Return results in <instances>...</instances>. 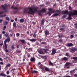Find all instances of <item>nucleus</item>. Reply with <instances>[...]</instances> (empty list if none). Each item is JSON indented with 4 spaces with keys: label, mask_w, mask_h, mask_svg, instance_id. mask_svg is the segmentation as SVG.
Wrapping results in <instances>:
<instances>
[{
    "label": "nucleus",
    "mask_w": 77,
    "mask_h": 77,
    "mask_svg": "<svg viewBox=\"0 0 77 77\" xmlns=\"http://www.w3.org/2000/svg\"><path fill=\"white\" fill-rule=\"evenodd\" d=\"M38 7H35L33 9L32 8H29V11H28V8H24V10L23 12L24 14H29L30 15H34V13H35V11L37 12L38 11Z\"/></svg>",
    "instance_id": "obj_1"
},
{
    "label": "nucleus",
    "mask_w": 77,
    "mask_h": 77,
    "mask_svg": "<svg viewBox=\"0 0 77 77\" xmlns=\"http://www.w3.org/2000/svg\"><path fill=\"white\" fill-rule=\"evenodd\" d=\"M74 12V13L72 11H69V17L66 18V20L68 19L69 21V20H72V18L71 17V16L72 17L73 15H77V11L76 10H74L73 11Z\"/></svg>",
    "instance_id": "obj_2"
},
{
    "label": "nucleus",
    "mask_w": 77,
    "mask_h": 77,
    "mask_svg": "<svg viewBox=\"0 0 77 77\" xmlns=\"http://www.w3.org/2000/svg\"><path fill=\"white\" fill-rule=\"evenodd\" d=\"M1 7H2L3 10L5 11V12H8V10L7 9V8H8V5H7L6 4H5L4 5H1Z\"/></svg>",
    "instance_id": "obj_3"
},
{
    "label": "nucleus",
    "mask_w": 77,
    "mask_h": 77,
    "mask_svg": "<svg viewBox=\"0 0 77 77\" xmlns=\"http://www.w3.org/2000/svg\"><path fill=\"white\" fill-rule=\"evenodd\" d=\"M48 10L49 12L47 13V14H48L49 16H50L51 15L52 13H54V12H55L54 10H53V9L51 8H48Z\"/></svg>",
    "instance_id": "obj_4"
},
{
    "label": "nucleus",
    "mask_w": 77,
    "mask_h": 77,
    "mask_svg": "<svg viewBox=\"0 0 77 77\" xmlns=\"http://www.w3.org/2000/svg\"><path fill=\"white\" fill-rule=\"evenodd\" d=\"M62 14H69V12L68 10H65V11H61Z\"/></svg>",
    "instance_id": "obj_5"
},
{
    "label": "nucleus",
    "mask_w": 77,
    "mask_h": 77,
    "mask_svg": "<svg viewBox=\"0 0 77 77\" xmlns=\"http://www.w3.org/2000/svg\"><path fill=\"white\" fill-rule=\"evenodd\" d=\"M56 50L54 48H53L52 50V54L53 55H54L55 53H56Z\"/></svg>",
    "instance_id": "obj_6"
},
{
    "label": "nucleus",
    "mask_w": 77,
    "mask_h": 77,
    "mask_svg": "<svg viewBox=\"0 0 77 77\" xmlns=\"http://www.w3.org/2000/svg\"><path fill=\"white\" fill-rule=\"evenodd\" d=\"M70 50L71 51H73V52L75 51H77V47H75L74 48H73Z\"/></svg>",
    "instance_id": "obj_7"
},
{
    "label": "nucleus",
    "mask_w": 77,
    "mask_h": 77,
    "mask_svg": "<svg viewBox=\"0 0 77 77\" xmlns=\"http://www.w3.org/2000/svg\"><path fill=\"white\" fill-rule=\"evenodd\" d=\"M42 50L44 51V52L45 53H46V54H47V53H48V52H47V51H48V49L47 48H42Z\"/></svg>",
    "instance_id": "obj_8"
},
{
    "label": "nucleus",
    "mask_w": 77,
    "mask_h": 77,
    "mask_svg": "<svg viewBox=\"0 0 77 77\" xmlns=\"http://www.w3.org/2000/svg\"><path fill=\"white\" fill-rule=\"evenodd\" d=\"M10 38L8 37V38H7L6 39L5 42H4V43H6L7 42H9L10 41Z\"/></svg>",
    "instance_id": "obj_9"
},
{
    "label": "nucleus",
    "mask_w": 77,
    "mask_h": 77,
    "mask_svg": "<svg viewBox=\"0 0 77 77\" xmlns=\"http://www.w3.org/2000/svg\"><path fill=\"white\" fill-rule=\"evenodd\" d=\"M66 46L67 47H72V46H73V44H72V43H68L67 44Z\"/></svg>",
    "instance_id": "obj_10"
},
{
    "label": "nucleus",
    "mask_w": 77,
    "mask_h": 77,
    "mask_svg": "<svg viewBox=\"0 0 77 77\" xmlns=\"http://www.w3.org/2000/svg\"><path fill=\"white\" fill-rule=\"evenodd\" d=\"M42 50H42V49H41L39 51V54H44V53L42 51Z\"/></svg>",
    "instance_id": "obj_11"
},
{
    "label": "nucleus",
    "mask_w": 77,
    "mask_h": 77,
    "mask_svg": "<svg viewBox=\"0 0 77 77\" xmlns=\"http://www.w3.org/2000/svg\"><path fill=\"white\" fill-rule=\"evenodd\" d=\"M29 41H31V42H35V41H36V39H30L29 40Z\"/></svg>",
    "instance_id": "obj_12"
},
{
    "label": "nucleus",
    "mask_w": 77,
    "mask_h": 77,
    "mask_svg": "<svg viewBox=\"0 0 77 77\" xmlns=\"http://www.w3.org/2000/svg\"><path fill=\"white\" fill-rule=\"evenodd\" d=\"M45 69L46 71V72H50V69L48 67H45Z\"/></svg>",
    "instance_id": "obj_13"
},
{
    "label": "nucleus",
    "mask_w": 77,
    "mask_h": 77,
    "mask_svg": "<svg viewBox=\"0 0 77 77\" xmlns=\"http://www.w3.org/2000/svg\"><path fill=\"white\" fill-rule=\"evenodd\" d=\"M35 58L34 57H33L32 58L30 59V61L31 62H35Z\"/></svg>",
    "instance_id": "obj_14"
},
{
    "label": "nucleus",
    "mask_w": 77,
    "mask_h": 77,
    "mask_svg": "<svg viewBox=\"0 0 77 77\" xmlns=\"http://www.w3.org/2000/svg\"><path fill=\"white\" fill-rule=\"evenodd\" d=\"M45 22V19H43L41 20V25H42V24H43Z\"/></svg>",
    "instance_id": "obj_15"
},
{
    "label": "nucleus",
    "mask_w": 77,
    "mask_h": 77,
    "mask_svg": "<svg viewBox=\"0 0 77 77\" xmlns=\"http://www.w3.org/2000/svg\"><path fill=\"white\" fill-rule=\"evenodd\" d=\"M41 58H42V59H45V60H46L47 59V56H41Z\"/></svg>",
    "instance_id": "obj_16"
},
{
    "label": "nucleus",
    "mask_w": 77,
    "mask_h": 77,
    "mask_svg": "<svg viewBox=\"0 0 77 77\" xmlns=\"http://www.w3.org/2000/svg\"><path fill=\"white\" fill-rule=\"evenodd\" d=\"M48 62L49 63L50 66H53V63H52L51 61H49Z\"/></svg>",
    "instance_id": "obj_17"
},
{
    "label": "nucleus",
    "mask_w": 77,
    "mask_h": 77,
    "mask_svg": "<svg viewBox=\"0 0 77 77\" xmlns=\"http://www.w3.org/2000/svg\"><path fill=\"white\" fill-rule=\"evenodd\" d=\"M60 13H58V14H54L53 15V17H57V15H60Z\"/></svg>",
    "instance_id": "obj_18"
},
{
    "label": "nucleus",
    "mask_w": 77,
    "mask_h": 77,
    "mask_svg": "<svg viewBox=\"0 0 77 77\" xmlns=\"http://www.w3.org/2000/svg\"><path fill=\"white\" fill-rule=\"evenodd\" d=\"M45 33L46 35H47L49 33V31L46 30L45 31Z\"/></svg>",
    "instance_id": "obj_19"
},
{
    "label": "nucleus",
    "mask_w": 77,
    "mask_h": 77,
    "mask_svg": "<svg viewBox=\"0 0 77 77\" xmlns=\"http://www.w3.org/2000/svg\"><path fill=\"white\" fill-rule=\"evenodd\" d=\"M31 72L32 74H33V73H38V71L35 70H31Z\"/></svg>",
    "instance_id": "obj_20"
},
{
    "label": "nucleus",
    "mask_w": 77,
    "mask_h": 77,
    "mask_svg": "<svg viewBox=\"0 0 77 77\" xmlns=\"http://www.w3.org/2000/svg\"><path fill=\"white\" fill-rule=\"evenodd\" d=\"M0 76H3L4 77H6V75L5 74H4L3 73H1L0 74Z\"/></svg>",
    "instance_id": "obj_21"
},
{
    "label": "nucleus",
    "mask_w": 77,
    "mask_h": 77,
    "mask_svg": "<svg viewBox=\"0 0 77 77\" xmlns=\"http://www.w3.org/2000/svg\"><path fill=\"white\" fill-rule=\"evenodd\" d=\"M40 11L42 12H43V13L45 12V11H46V10L45 9H43Z\"/></svg>",
    "instance_id": "obj_22"
},
{
    "label": "nucleus",
    "mask_w": 77,
    "mask_h": 77,
    "mask_svg": "<svg viewBox=\"0 0 77 77\" xmlns=\"http://www.w3.org/2000/svg\"><path fill=\"white\" fill-rule=\"evenodd\" d=\"M41 13H42V11L40 10L38 11V14L40 16H42V14H41Z\"/></svg>",
    "instance_id": "obj_23"
},
{
    "label": "nucleus",
    "mask_w": 77,
    "mask_h": 77,
    "mask_svg": "<svg viewBox=\"0 0 77 77\" xmlns=\"http://www.w3.org/2000/svg\"><path fill=\"white\" fill-rule=\"evenodd\" d=\"M22 44H25V40L24 39H22L20 40Z\"/></svg>",
    "instance_id": "obj_24"
},
{
    "label": "nucleus",
    "mask_w": 77,
    "mask_h": 77,
    "mask_svg": "<svg viewBox=\"0 0 77 77\" xmlns=\"http://www.w3.org/2000/svg\"><path fill=\"white\" fill-rule=\"evenodd\" d=\"M63 60L64 61L68 60V58L66 57H64L63 58Z\"/></svg>",
    "instance_id": "obj_25"
},
{
    "label": "nucleus",
    "mask_w": 77,
    "mask_h": 77,
    "mask_svg": "<svg viewBox=\"0 0 77 77\" xmlns=\"http://www.w3.org/2000/svg\"><path fill=\"white\" fill-rule=\"evenodd\" d=\"M13 26L14 27H16V26H17V24L15 22L14 23Z\"/></svg>",
    "instance_id": "obj_26"
},
{
    "label": "nucleus",
    "mask_w": 77,
    "mask_h": 77,
    "mask_svg": "<svg viewBox=\"0 0 77 77\" xmlns=\"http://www.w3.org/2000/svg\"><path fill=\"white\" fill-rule=\"evenodd\" d=\"M41 63L40 62H39L38 63V66L39 68H41V65H41Z\"/></svg>",
    "instance_id": "obj_27"
},
{
    "label": "nucleus",
    "mask_w": 77,
    "mask_h": 77,
    "mask_svg": "<svg viewBox=\"0 0 77 77\" xmlns=\"http://www.w3.org/2000/svg\"><path fill=\"white\" fill-rule=\"evenodd\" d=\"M32 49H33L32 48H29L28 49V50H27V51H28V52H30V51H32Z\"/></svg>",
    "instance_id": "obj_28"
},
{
    "label": "nucleus",
    "mask_w": 77,
    "mask_h": 77,
    "mask_svg": "<svg viewBox=\"0 0 77 77\" xmlns=\"http://www.w3.org/2000/svg\"><path fill=\"white\" fill-rule=\"evenodd\" d=\"M70 64H71V63H66V66H68Z\"/></svg>",
    "instance_id": "obj_29"
},
{
    "label": "nucleus",
    "mask_w": 77,
    "mask_h": 77,
    "mask_svg": "<svg viewBox=\"0 0 77 77\" xmlns=\"http://www.w3.org/2000/svg\"><path fill=\"white\" fill-rule=\"evenodd\" d=\"M75 70H73L70 71V72L71 74H72L73 73H74V71Z\"/></svg>",
    "instance_id": "obj_30"
},
{
    "label": "nucleus",
    "mask_w": 77,
    "mask_h": 77,
    "mask_svg": "<svg viewBox=\"0 0 77 77\" xmlns=\"http://www.w3.org/2000/svg\"><path fill=\"white\" fill-rule=\"evenodd\" d=\"M20 23H23L24 22V19H22L20 20Z\"/></svg>",
    "instance_id": "obj_31"
},
{
    "label": "nucleus",
    "mask_w": 77,
    "mask_h": 77,
    "mask_svg": "<svg viewBox=\"0 0 77 77\" xmlns=\"http://www.w3.org/2000/svg\"><path fill=\"white\" fill-rule=\"evenodd\" d=\"M69 9L70 11H72V7L70 6H69Z\"/></svg>",
    "instance_id": "obj_32"
},
{
    "label": "nucleus",
    "mask_w": 77,
    "mask_h": 77,
    "mask_svg": "<svg viewBox=\"0 0 77 77\" xmlns=\"http://www.w3.org/2000/svg\"><path fill=\"white\" fill-rule=\"evenodd\" d=\"M72 59L74 60H77V57H72Z\"/></svg>",
    "instance_id": "obj_33"
},
{
    "label": "nucleus",
    "mask_w": 77,
    "mask_h": 77,
    "mask_svg": "<svg viewBox=\"0 0 77 77\" xmlns=\"http://www.w3.org/2000/svg\"><path fill=\"white\" fill-rule=\"evenodd\" d=\"M7 24H8V22L5 21L4 23V25H7Z\"/></svg>",
    "instance_id": "obj_34"
},
{
    "label": "nucleus",
    "mask_w": 77,
    "mask_h": 77,
    "mask_svg": "<svg viewBox=\"0 0 77 77\" xmlns=\"http://www.w3.org/2000/svg\"><path fill=\"white\" fill-rule=\"evenodd\" d=\"M60 30H61L62 31H64L65 32V29L64 28H62L60 29Z\"/></svg>",
    "instance_id": "obj_35"
},
{
    "label": "nucleus",
    "mask_w": 77,
    "mask_h": 77,
    "mask_svg": "<svg viewBox=\"0 0 77 77\" xmlns=\"http://www.w3.org/2000/svg\"><path fill=\"white\" fill-rule=\"evenodd\" d=\"M5 36L6 37H8V38L9 37V34H6L5 35Z\"/></svg>",
    "instance_id": "obj_36"
},
{
    "label": "nucleus",
    "mask_w": 77,
    "mask_h": 77,
    "mask_svg": "<svg viewBox=\"0 0 77 77\" xmlns=\"http://www.w3.org/2000/svg\"><path fill=\"white\" fill-rule=\"evenodd\" d=\"M6 15L4 14V15H0V17H6Z\"/></svg>",
    "instance_id": "obj_37"
},
{
    "label": "nucleus",
    "mask_w": 77,
    "mask_h": 77,
    "mask_svg": "<svg viewBox=\"0 0 77 77\" xmlns=\"http://www.w3.org/2000/svg\"><path fill=\"white\" fill-rule=\"evenodd\" d=\"M70 38H71V39H72V38H74V35H70Z\"/></svg>",
    "instance_id": "obj_38"
},
{
    "label": "nucleus",
    "mask_w": 77,
    "mask_h": 77,
    "mask_svg": "<svg viewBox=\"0 0 77 77\" xmlns=\"http://www.w3.org/2000/svg\"><path fill=\"white\" fill-rule=\"evenodd\" d=\"M6 29V26H4V28H3V30H5Z\"/></svg>",
    "instance_id": "obj_39"
},
{
    "label": "nucleus",
    "mask_w": 77,
    "mask_h": 77,
    "mask_svg": "<svg viewBox=\"0 0 77 77\" xmlns=\"http://www.w3.org/2000/svg\"><path fill=\"white\" fill-rule=\"evenodd\" d=\"M11 66V65L10 64H8L6 66V67H8V66Z\"/></svg>",
    "instance_id": "obj_40"
},
{
    "label": "nucleus",
    "mask_w": 77,
    "mask_h": 77,
    "mask_svg": "<svg viewBox=\"0 0 77 77\" xmlns=\"http://www.w3.org/2000/svg\"><path fill=\"white\" fill-rule=\"evenodd\" d=\"M6 20H7V21H9V18L8 17H6Z\"/></svg>",
    "instance_id": "obj_41"
},
{
    "label": "nucleus",
    "mask_w": 77,
    "mask_h": 77,
    "mask_svg": "<svg viewBox=\"0 0 77 77\" xmlns=\"http://www.w3.org/2000/svg\"><path fill=\"white\" fill-rule=\"evenodd\" d=\"M33 36L34 38H35V37H36V34H34Z\"/></svg>",
    "instance_id": "obj_42"
},
{
    "label": "nucleus",
    "mask_w": 77,
    "mask_h": 77,
    "mask_svg": "<svg viewBox=\"0 0 77 77\" xmlns=\"http://www.w3.org/2000/svg\"><path fill=\"white\" fill-rule=\"evenodd\" d=\"M21 51L19 50L18 51H17V53H21Z\"/></svg>",
    "instance_id": "obj_43"
},
{
    "label": "nucleus",
    "mask_w": 77,
    "mask_h": 77,
    "mask_svg": "<svg viewBox=\"0 0 77 77\" xmlns=\"http://www.w3.org/2000/svg\"><path fill=\"white\" fill-rule=\"evenodd\" d=\"M5 44V49H7V44L6 43H4Z\"/></svg>",
    "instance_id": "obj_44"
},
{
    "label": "nucleus",
    "mask_w": 77,
    "mask_h": 77,
    "mask_svg": "<svg viewBox=\"0 0 77 77\" xmlns=\"http://www.w3.org/2000/svg\"><path fill=\"white\" fill-rule=\"evenodd\" d=\"M66 15H64L62 17V18H66Z\"/></svg>",
    "instance_id": "obj_45"
},
{
    "label": "nucleus",
    "mask_w": 77,
    "mask_h": 77,
    "mask_svg": "<svg viewBox=\"0 0 77 77\" xmlns=\"http://www.w3.org/2000/svg\"><path fill=\"white\" fill-rule=\"evenodd\" d=\"M42 44L45 45L46 43L44 42H42L41 43Z\"/></svg>",
    "instance_id": "obj_46"
},
{
    "label": "nucleus",
    "mask_w": 77,
    "mask_h": 77,
    "mask_svg": "<svg viewBox=\"0 0 77 77\" xmlns=\"http://www.w3.org/2000/svg\"><path fill=\"white\" fill-rule=\"evenodd\" d=\"M11 48L12 49H15V48L14 46L12 45L11 46Z\"/></svg>",
    "instance_id": "obj_47"
},
{
    "label": "nucleus",
    "mask_w": 77,
    "mask_h": 77,
    "mask_svg": "<svg viewBox=\"0 0 77 77\" xmlns=\"http://www.w3.org/2000/svg\"><path fill=\"white\" fill-rule=\"evenodd\" d=\"M56 11L57 12H59L60 13V11L56 10Z\"/></svg>",
    "instance_id": "obj_48"
},
{
    "label": "nucleus",
    "mask_w": 77,
    "mask_h": 77,
    "mask_svg": "<svg viewBox=\"0 0 77 77\" xmlns=\"http://www.w3.org/2000/svg\"><path fill=\"white\" fill-rule=\"evenodd\" d=\"M18 12V11L17 10H16L14 12V14H17Z\"/></svg>",
    "instance_id": "obj_49"
},
{
    "label": "nucleus",
    "mask_w": 77,
    "mask_h": 77,
    "mask_svg": "<svg viewBox=\"0 0 77 77\" xmlns=\"http://www.w3.org/2000/svg\"><path fill=\"white\" fill-rule=\"evenodd\" d=\"M14 8V9H17V10H18V8L17 7H15Z\"/></svg>",
    "instance_id": "obj_50"
},
{
    "label": "nucleus",
    "mask_w": 77,
    "mask_h": 77,
    "mask_svg": "<svg viewBox=\"0 0 77 77\" xmlns=\"http://www.w3.org/2000/svg\"><path fill=\"white\" fill-rule=\"evenodd\" d=\"M24 58H25V57L24 56L23 57V61H25V59H24Z\"/></svg>",
    "instance_id": "obj_51"
},
{
    "label": "nucleus",
    "mask_w": 77,
    "mask_h": 77,
    "mask_svg": "<svg viewBox=\"0 0 77 77\" xmlns=\"http://www.w3.org/2000/svg\"><path fill=\"white\" fill-rule=\"evenodd\" d=\"M16 35L17 36H20V33H17Z\"/></svg>",
    "instance_id": "obj_52"
},
{
    "label": "nucleus",
    "mask_w": 77,
    "mask_h": 77,
    "mask_svg": "<svg viewBox=\"0 0 77 77\" xmlns=\"http://www.w3.org/2000/svg\"><path fill=\"white\" fill-rule=\"evenodd\" d=\"M9 74V72L8 71H7V74H8V75Z\"/></svg>",
    "instance_id": "obj_53"
},
{
    "label": "nucleus",
    "mask_w": 77,
    "mask_h": 77,
    "mask_svg": "<svg viewBox=\"0 0 77 77\" xmlns=\"http://www.w3.org/2000/svg\"><path fill=\"white\" fill-rule=\"evenodd\" d=\"M59 41L60 42H62V39H60L59 40Z\"/></svg>",
    "instance_id": "obj_54"
},
{
    "label": "nucleus",
    "mask_w": 77,
    "mask_h": 77,
    "mask_svg": "<svg viewBox=\"0 0 77 77\" xmlns=\"http://www.w3.org/2000/svg\"><path fill=\"white\" fill-rule=\"evenodd\" d=\"M66 56H69V55H68V53H66Z\"/></svg>",
    "instance_id": "obj_55"
},
{
    "label": "nucleus",
    "mask_w": 77,
    "mask_h": 77,
    "mask_svg": "<svg viewBox=\"0 0 77 77\" xmlns=\"http://www.w3.org/2000/svg\"><path fill=\"white\" fill-rule=\"evenodd\" d=\"M18 28H22V27H21V26H18Z\"/></svg>",
    "instance_id": "obj_56"
},
{
    "label": "nucleus",
    "mask_w": 77,
    "mask_h": 77,
    "mask_svg": "<svg viewBox=\"0 0 77 77\" xmlns=\"http://www.w3.org/2000/svg\"><path fill=\"white\" fill-rule=\"evenodd\" d=\"M3 21V20L2 19H0V23H1Z\"/></svg>",
    "instance_id": "obj_57"
},
{
    "label": "nucleus",
    "mask_w": 77,
    "mask_h": 77,
    "mask_svg": "<svg viewBox=\"0 0 77 77\" xmlns=\"http://www.w3.org/2000/svg\"><path fill=\"white\" fill-rule=\"evenodd\" d=\"M64 77H72L68 75V76H65Z\"/></svg>",
    "instance_id": "obj_58"
},
{
    "label": "nucleus",
    "mask_w": 77,
    "mask_h": 77,
    "mask_svg": "<svg viewBox=\"0 0 77 77\" xmlns=\"http://www.w3.org/2000/svg\"><path fill=\"white\" fill-rule=\"evenodd\" d=\"M2 34H0V39H2Z\"/></svg>",
    "instance_id": "obj_59"
},
{
    "label": "nucleus",
    "mask_w": 77,
    "mask_h": 77,
    "mask_svg": "<svg viewBox=\"0 0 77 77\" xmlns=\"http://www.w3.org/2000/svg\"><path fill=\"white\" fill-rule=\"evenodd\" d=\"M74 77H77V74H75L74 75Z\"/></svg>",
    "instance_id": "obj_60"
},
{
    "label": "nucleus",
    "mask_w": 77,
    "mask_h": 77,
    "mask_svg": "<svg viewBox=\"0 0 77 77\" xmlns=\"http://www.w3.org/2000/svg\"><path fill=\"white\" fill-rule=\"evenodd\" d=\"M0 64L1 65H3V62H0Z\"/></svg>",
    "instance_id": "obj_61"
},
{
    "label": "nucleus",
    "mask_w": 77,
    "mask_h": 77,
    "mask_svg": "<svg viewBox=\"0 0 77 77\" xmlns=\"http://www.w3.org/2000/svg\"><path fill=\"white\" fill-rule=\"evenodd\" d=\"M5 52H6V53L8 52V50L6 49L5 50Z\"/></svg>",
    "instance_id": "obj_62"
},
{
    "label": "nucleus",
    "mask_w": 77,
    "mask_h": 77,
    "mask_svg": "<svg viewBox=\"0 0 77 77\" xmlns=\"http://www.w3.org/2000/svg\"><path fill=\"white\" fill-rule=\"evenodd\" d=\"M2 33L3 34H5V32L4 31H2Z\"/></svg>",
    "instance_id": "obj_63"
},
{
    "label": "nucleus",
    "mask_w": 77,
    "mask_h": 77,
    "mask_svg": "<svg viewBox=\"0 0 77 77\" xmlns=\"http://www.w3.org/2000/svg\"><path fill=\"white\" fill-rule=\"evenodd\" d=\"M0 60L1 61H3V59H2V58H0Z\"/></svg>",
    "instance_id": "obj_64"
}]
</instances>
